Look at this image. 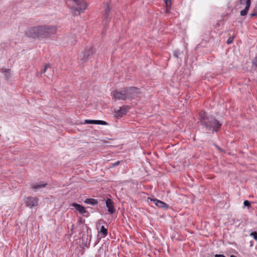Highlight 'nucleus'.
<instances>
[{
	"label": "nucleus",
	"instance_id": "11",
	"mask_svg": "<svg viewBox=\"0 0 257 257\" xmlns=\"http://www.w3.org/2000/svg\"><path fill=\"white\" fill-rule=\"evenodd\" d=\"M105 204L107 208H108V211L110 214H112L115 211V209L113 205V202L111 199L107 198L105 200Z\"/></svg>",
	"mask_w": 257,
	"mask_h": 257
},
{
	"label": "nucleus",
	"instance_id": "15",
	"mask_svg": "<svg viewBox=\"0 0 257 257\" xmlns=\"http://www.w3.org/2000/svg\"><path fill=\"white\" fill-rule=\"evenodd\" d=\"M99 233L102 234V237H104L107 234V229L103 225L100 227Z\"/></svg>",
	"mask_w": 257,
	"mask_h": 257
},
{
	"label": "nucleus",
	"instance_id": "24",
	"mask_svg": "<svg viewBox=\"0 0 257 257\" xmlns=\"http://www.w3.org/2000/svg\"><path fill=\"white\" fill-rule=\"evenodd\" d=\"M233 37L229 38L227 41V43L228 44L232 43L233 41Z\"/></svg>",
	"mask_w": 257,
	"mask_h": 257
},
{
	"label": "nucleus",
	"instance_id": "21",
	"mask_svg": "<svg viewBox=\"0 0 257 257\" xmlns=\"http://www.w3.org/2000/svg\"><path fill=\"white\" fill-rule=\"evenodd\" d=\"M257 16V6L255 7V8L253 9V12L250 14V16L255 17Z\"/></svg>",
	"mask_w": 257,
	"mask_h": 257
},
{
	"label": "nucleus",
	"instance_id": "5",
	"mask_svg": "<svg viewBox=\"0 0 257 257\" xmlns=\"http://www.w3.org/2000/svg\"><path fill=\"white\" fill-rule=\"evenodd\" d=\"M94 52L95 50L93 47L86 48L84 52L83 57L81 59L82 63H85L91 59Z\"/></svg>",
	"mask_w": 257,
	"mask_h": 257
},
{
	"label": "nucleus",
	"instance_id": "25",
	"mask_svg": "<svg viewBox=\"0 0 257 257\" xmlns=\"http://www.w3.org/2000/svg\"><path fill=\"white\" fill-rule=\"evenodd\" d=\"M252 64L257 67V56L252 60Z\"/></svg>",
	"mask_w": 257,
	"mask_h": 257
},
{
	"label": "nucleus",
	"instance_id": "14",
	"mask_svg": "<svg viewBox=\"0 0 257 257\" xmlns=\"http://www.w3.org/2000/svg\"><path fill=\"white\" fill-rule=\"evenodd\" d=\"M84 202L86 204H90L91 205H95L98 203L97 200L93 198H86L84 201Z\"/></svg>",
	"mask_w": 257,
	"mask_h": 257
},
{
	"label": "nucleus",
	"instance_id": "3",
	"mask_svg": "<svg viewBox=\"0 0 257 257\" xmlns=\"http://www.w3.org/2000/svg\"><path fill=\"white\" fill-rule=\"evenodd\" d=\"M140 93L139 89L136 87H125L123 90H114L111 92V96L116 100H125L135 98Z\"/></svg>",
	"mask_w": 257,
	"mask_h": 257
},
{
	"label": "nucleus",
	"instance_id": "1",
	"mask_svg": "<svg viewBox=\"0 0 257 257\" xmlns=\"http://www.w3.org/2000/svg\"><path fill=\"white\" fill-rule=\"evenodd\" d=\"M198 120L202 128L207 133H217L222 126V123L214 116L203 110L199 113Z\"/></svg>",
	"mask_w": 257,
	"mask_h": 257
},
{
	"label": "nucleus",
	"instance_id": "4",
	"mask_svg": "<svg viewBox=\"0 0 257 257\" xmlns=\"http://www.w3.org/2000/svg\"><path fill=\"white\" fill-rule=\"evenodd\" d=\"M39 198L37 197L29 196L26 197L25 200L26 205L30 208L38 206Z\"/></svg>",
	"mask_w": 257,
	"mask_h": 257
},
{
	"label": "nucleus",
	"instance_id": "27",
	"mask_svg": "<svg viewBox=\"0 0 257 257\" xmlns=\"http://www.w3.org/2000/svg\"><path fill=\"white\" fill-rule=\"evenodd\" d=\"M230 257H236V256H235V255H230Z\"/></svg>",
	"mask_w": 257,
	"mask_h": 257
},
{
	"label": "nucleus",
	"instance_id": "7",
	"mask_svg": "<svg viewBox=\"0 0 257 257\" xmlns=\"http://www.w3.org/2000/svg\"><path fill=\"white\" fill-rule=\"evenodd\" d=\"M130 109L128 105H123L119 107L118 109H114V116L117 118L122 117L125 115Z\"/></svg>",
	"mask_w": 257,
	"mask_h": 257
},
{
	"label": "nucleus",
	"instance_id": "18",
	"mask_svg": "<svg viewBox=\"0 0 257 257\" xmlns=\"http://www.w3.org/2000/svg\"><path fill=\"white\" fill-rule=\"evenodd\" d=\"M4 72H5L6 78L9 79L10 77V70L5 68L4 69Z\"/></svg>",
	"mask_w": 257,
	"mask_h": 257
},
{
	"label": "nucleus",
	"instance_id": "12",
	"mask_svg": "<svg viewBox=\"0 0 257 257\" xmlns=\"http://www.w3.org/2000/svg\"><path fill=\"white\" fill-rule=\"evenodd\" d=\"M84 124H100V125H107V123L103 120H90L85 119L84 120Z\"/></svg>",
	"mask_w": 257,
	"mask_h": 257
},
{
	"label": "nucleus",
	"instance_id": "8",
	"mask_svg": "<svg viewBox=\"0 0 257 257\" xmlns=\"http://www.w3.org/2000/svg\"><path fill=\"white\" fill-rule=\"evenodd\" d=\"M72 206H73L75 209L83 216L85 217H88L89 216V213L86 210L84 207L82 205L77 203H73L72 204Z\"/></svg>",
	"mask_w": 257,
	"mask_h": 257
},
{
	"label": "nucleus",
	"instance_id": "2",
	"mask_svg": "<svg viewBox=\"0 0 257 257\" xmlns=\"http://www.w3.org/2000/svg\"><path fill=\"white\" fill-rule=\"evenodd\" d=\"M57 31V27L56 26H38L31 28L28 32L27 35L34 38H46L55 35Z\"/></svg>",
	"mask_w": 257,
	"mask_h": 257
},
{
	"label": "nucleus",
	"instance_id": "22",
	"mask_svg": "<svg viewBox=\"0 0 257 257\" xmlns=\"http://www.w3.org/2000/svg\"><path fill=\"white\" fill-rule=\"evenodd\" d=\"M250 235L252 236L253 238L255 240H257V232L256 231H254V232H251L250 234Z\"/></svg>",
	"mask_w": 257,
	"mask_h": 257
},
{
	"label": "nucleus",
	"instance_id": "10",
	"mask_svg": "<svg viewBox=\"0 0 257 257\" xmlns=\"http://www.w3.org/2000/svg\"><path fill=\"white\" fill-rule=\"evenodd\" d=\"M106 6V9L104 10V14H103V17H104V20L103 23L105 24L108 23L110 20V19L109 17L110 9L107 4H105Z\"/></svg>",
	"mask_w": 257,
	"mask_h": 257
},
{
	"label": "nucleus",
	"instance_id": "13",
	"mask_svg": "<svg viewBox=\"0 0 257 257\" xmlns=\"http://www.w3.org/2000/svg\"><path fill=\"white\" fill-rule=\"evenodd\" d=\"M47 185V183L43 182H40L39 183L33 184L31 185V188L34 191H37L38 190L46 187Z\"/></svg>",
	"mask_w": 257,
	"mask_h": 257
},
{
	"label": "nucleus",
	"instance_id": "19",
	"mask_svg": "<svg viewBox=\"0 0 257 257\" xmlns=\"http://www.w3.org/2000/svg\"><path fill=\"white\" fill-rule=\"evenodd\" d=\"M49 68H50V65L49 64H46L44 68L41 70V73H45Z\"/></svg>",
	"mask_w": 257,
	"mask_h": 257
},
{
	"label": "nucleus",
	"instance_id": "26",
	"mask_svg": "<svg viewBox=\"0 0 257 257\" xmlns=\"http://www.w3.org/2000/svg\"><path fill=\"white\" fill-rule=\"evenodd\" d=\"M214 257H225L224 255L223 254H216L215 255H214Z\"/></svg>",
	"mask_w": 257,
	"mask_h": 257
},
{
	"label": "nucleus",
	"instance_id": "6",
	"mask_svg": "<svg viewBox=\"0 0 257 257\" xmlns=\"http://www.w3.org/2000/svg\"><path fill=\"white\" fill-rule=\"evenodd\" d=\"M238 3L241 6H245L244 9L240 11V15L246 16L251 5V0H239Z\"/></svg>",
	"mask_w": 257,
	"mask_h": 257
},
{
	"label": "nucleus",
	"instance_id": "17",
	"mask_svg": "<svg viewBox=\"0 0 257 257\" xmlns=\"http://www.w3.org/2000/svg\"><path fill=\"white\" fill-rule=\"evenodd\" d=\"M182 52H180L178 50H175L173 52V56L174 57H175L176 58H179L180 57V55H181L182 54Z\"/></svg>",
	"mask_w": 257,
	"mask_h": 257
},
{
	"label": "nucleus",
	"instance_id": "23",
	"mask_svg": "<svg viewBox=\"0 0 257 257\" xmlns=\"http://www.w3.org/2000/svg\"><path fill=\"white\" fill-rule=\"evenodd\" d=\"M119 164H120V161H117L115 162L114 163H111V167H115L118 166Z\"/></svg>",
	"mask_w": 257,
	"mask_h": 257
},
{
	"label": "nucleus",
	"instance_id": "9",
	"mask_svg": "<svg viewBox=\"0 0 257 257\" xmlns=\"http://www.w3.org/2000/svg\"><path fill=\"white\" fill-rule=\"evenodd\" d=\"M151 200L153 201L155 204L160 208L168 209L169 208V206L168 204H166V203L162 201L158 200L157 199H151Z\"/></svg>",
	"mask_w": 257,
	"mask_h": 257
},
{
	"label": "nucleus",
	"instance_id": "16",
	"mask_svg": "<svg viewBox=\"0 0 257 257\" xmlns=\"http://www.w3.org/2000/svg\"><path fill=\"white\" fill-rule=\"evenodd\" d=\"M165 3L166 6V12L168 13L169 11V9L171 7V0H165Z\"/></svg>",
	"mask_w": 257,
	"mask_h": 257
},
{
	"label": "nucleus",
	"instance_id": "20",
	"mask_svg": "<svg viewBox=\"0 0 257 257\" xmlns=\"http://www.w3.org/2000/svg\"><path fill=\"white\" fill-rule=\"evenodd\" d=\"M243 205L245 206H246L248 208V209H250L251 207L250 202L248 200L244 201Z\"/></svg>",
	"mask_w": 257,
	"mask_h": 257
}]
</instances>
